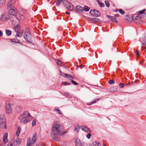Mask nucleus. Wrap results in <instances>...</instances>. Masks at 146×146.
Here are the masks:
<instances>
[{
	"label": "nucleus",
	"instance_id": "1",
	"mask_svg": "<svg viewBox=\"0 0 146 146\" xmlns=\"http://www.w3.org/2000/svg\"><path fill=\"white\" fill-rule=\"evenodd\" d=\"M64 127L61 125L58 122H54L52 125L50 135L52 138L54 140L57 141L60 139L58 134L62 135L65 134L66 132L64 131Z\"/></svg>",
	"mask_w": 146,
	"mask_h": 146
},
{
	"label": "nucleus",
	"instance_id": "2",
	"mask_svg": "<svg viewBox=\"0 0 146 146\" xmlns=\"http://www.w3.org/2000/svg\"><path fill=\"white\" fill-rule=\"evenodd\" d=\"M14 0H11L9 2L8 4V10L9 13L11 15L14 16V19L11 20L13 22H15L16 21L18 22L19 21V19L16 16L18 14V11L17 9L11 4V3Z\"/></svg>",
	"mask_w": 146,
	"mask_h": 146
},
{
	"label": "nucleus",
	"instance_id": "3",
	"mask_svg": "<svg viewBox=\"0 0 146 146\" xmlns=\"http://www.w3.org/2000/svg\"><path fill=\"white\" fill-rule=\"evenodd\" d=\"M24 36L28 42L32 44V39L28 29H26Z\"/></svg>",
	"mask_w": 146,
	"mask_h": 146
},
{
	"label": "nucleus",
	"instance_id": "4",
	"mask_svg": "<svg viewBox=\"0 0 146 146\" xmlns=\"http://www.w3.org/2000/svg\"><path fill=\"white\" fill-rule=\"evenodd\" d=\"M12 108L9 103L6 102L5 103V111L7 113H11L12 112Z\"/></svg>",
	"mask_w": 146,
	"mask_h": 146
},
{
	"label": "nucleus",
	"instance_id": "5",
	"mask_svg": "<svg viewBox=\"0 0 146 146\" xmlns=\"http://www.w3.org/2000/svg\"><path fill=\"white\" fill-rule=\"evenodd\" d=\"M90 14L97 17H99L100 16V12L96 9L91 10L90 11Z\"/></svg>",
	"mask_w": 146,
	"mask_h": 146
},
{
	"label": "nucleus",
	"instance_id": "6",
	"mask_svg": "<svg viewBox=\"0 0 146 146\" xmlns=\"http://www.w3.org/2000/svg\"><path fill=\"white\" fill-rule=\"evenodd\" d=\"M139 40L142 44V46L141 47V49H146V36L145 37V39L143 37H141L139 38Z\"/></svg>",
	"mask_w": 146,
	"mask_h": 146
},
{
	"label": "nucleus",
	"instance_id": "7",
	"mask_svg": "<svg viewBox=\"0 0 146 146\" xmlns=\"http://www.w3.org/2000/svg\"><path fill=\"white\" fill-rule=\"evenodd\" d=\"M30 121L29 118H27L26 116L23 117V118L20 119L21 122L23 124H26L29 121Z\"/></svg>",
	"mask_w": 146,
	"mask_h": 146
},
{
	"label": "nucleus",
	"instance_id": "8",
	"mask_svg": "<svg viewBox=\"0 0 146 146\" xmlns=\"http://www.w3.org/2000/svg\"><path fill=\"white\" fill-rule=\"evenodd\" d=\"M106 16L108 18L110 19L112 22L115 23H118V21L115 17L108 15H107Z\"/></svg>",
	"mask_w": 146,
	"mask_h": 146
},
{
	"label": "nucleus",
	"instance_id": "9",
	"mask_svg": "<svg viewBox=\"0 0 146 146\" xmlns=\"http://www.w3.org/2000/svg\"><path fill=\"white\" fill-rule=\"evenodd\" d=\"M66 2L68 4L67 7L68 9L71 11H73L74 9V7L72 4L70 2L66 1Z\"/></svg>",
	"mask_w": 146,
	"mask_h": 146
},
{
	"label": "nucleus",
	"instance_id": "10",
	"mask_svg": "<svg viewBox=\"0 0 146 146\" xmlns=\"http://www.w3.org/2000/svg\"><path fill=\"white\" fill-rule=\"evenodd\" d=\"M37 137V133H35L33 135L32 140H31V143L33 144H34L36 141Z\"/></svg>",
	"mask_w": 146,
	"mask_h": 146
},
{
	"label": "nucleus",
	"instance_id": "11",
	"mask_svg": "<svg viewBox=\"0 0 146 146\" xmlns=\"http://www.w3.org/2000/svg\"><path fill=\"white\" fill-rule=\"evenodd\" d=\"M75 11L76 12H83L84 11V9L80 5L76 6L75 8Z\"/></svg>",
	"mask_w": 146,
	"mask_h": 146
},
{
	"label": "nucleus",
	"instance_id": "12",
	"mask_svg": "<svg viewBox=\"0 0 146 146\" xmlns=\"http://www.w3.org/2000/svg\"><path fill=\"white\" fill-rule=\"evenodd\" d=\"M22 117L26 116L28 118L31 117V116L30 114L29 113L28 111H25L22 114Z\"/></svg>",
	"mask_w": 146,
	"mask_h": 146
},
{
	"label": "nucleus",
	"instance_id": "13",
	"mask_svg": "<svg viewBox=\"0 0 146 146\" xmlns=\"http://www.w3.org/2000/svg\"><path fill=\"white\" fill-rule=\"evenodd\" d=\"M1 20L2 21H5L8 19L7 16L5 14H2L0 17Z\"/></svg>",
	"mask_w": 146,
	"mask_h": 146
},
{
	"label": "nucleus",
	"instance_id": "14",
	"mask_svg": "<svg viewBox=\"0 0 146 146\" xmlns=\"http://www.w3.org/2000/svg\"><path fill=\"white\" fill-rule=\"evenodd\" d=\"M81 129L83 131H84L85 132H91L90 129L86 126H82Z\"/></svg>",
	"mask_w": 146,
	"mask_h": 146
},
{
	"label": "nucleus",
	"instance_id": "15",
	"mask_svg": "<svg viewBox=\"0 0 146 146\" xmlns=\"http://www.w3.org/2000/svg\"><path fill=\"white\" fill-rule=\"evenodd\" d=\"M11 42H13L16 43H19L21 44H23L20 41V40L17 38H13L10 39Z\"/></svg>",
	"mask_w": 146,
	"mask_h": 146
},
{
	"label": "nucleus",
	"instance_id": "16",
	"mask_svg": "<svg viewBox=\"0 0 146 146\" xmlns=\"http://www.w3.org/2000/svg\"><path fill=\"white\" fill-rule=\"evenodd\" d=\"M8 134L6 133L3 135V142L5 143H6L8 141L7 140Z\"/></svg>",
	"mask_w": 146,
	"mask_h": 146
},
{
	"label": "nucleus",
	"instance_id": "17",
	"mask_svg": "<svg viewBox=\"0 0 146 146\" xmlns=\"http://www.w3.org/2000/svg\"><path fill=\"white\" fill-rule=\"evenodd\" d=\"M99 99H97L93 100L90 102L87 103V104L88 105H90L94 104L95 103H96L98 101Z\"/></svg>",
	"mask_w": 146,
	"mask_h": 146
},
{
	"label": "nucleus",
	"instance_id": "18",
	"mask_svg": "<svg viewBox=\"0 0 146 146\" xmlns=\"http://www.w3.org/2000/svg\"><path fill=\"white\" fill-rule=\"evenodd\" d=\"M76 146H83L81 141L78 139H77L76 141Z\"/></svg>",
	"mask_w": 146,
	"mask_h": 146
},
{
	"label": "nucleus",
	"instance_id": "19",
	"mask_svg": "<svg viewBox=\"0 0 146 146\" xmlns=\"http://www.w3.org/2000/svg\"><path fill=\"white\" fill-rule=\"evenodd\" d=\"M118 87L117 86H115L111 88H110V91L111 92H115L117 89Z\"/></svg>",
	"mask_w": 146,
	"mask_h": 146
},
{
	"label": "nucleus",
	"instance_id": "20",
	"mask_svg": "<svg viewBox=\"0 0 146 146\" xmlns=\"http://www.w3.org/2000/svg\"><path fill=\"white\" fill-rule=\"evenodd\" d=\"M31 138L30 137L28 138L27 140V146H31L32 144L31 142Z\"/></svg>",
	"mask_w": 146,
	"mask_h": 146
},
{
	"label": "nucleus",
	"instance_id": "21",
	"mask_svg": "<svg viewBox=\"0 0 146 146\" xmlns=\"http://www.w3.org/2000/svg\"><path fill=\"white\" fill-rule=\"evenodd\" d=\"M89 20L90 21H92L94 23H96L98 21H99L100 20L98 18H90L89 19Z\"/></svg>",
	"mask_w": 146,
	"mask_h": 146
},
{
	"label": "nucleus",
	"instance_id": "22",
	"mask_svg": "<svg viewBox=\"0 0 146 146\" xmlns=\"http://www.w3.org/2000/svg\"><path fill=\"white\" fill-rule=\"evenodd\" d=\"M92 146H100L98 141H94L92 142Z\"/></svg>",
	"mask_w": 146,
	"mask_h": 146
},
{
	"label": "nucleus",
	"instance_id": "23",
	"mask_svg": "<svg viewBox=\"0 0 146 146\" xmlns=\"http://www.w3.org/2000/svg\"><path fill=\"white\" fill-rule=\"evenodd\" d=\"M1 126H0V128L3 129H6V122H5L4 123H3V122H2L1 123Z\"/></svg>",
	"mask_w": 146,
	"mask_h": 146
},
{
	"label": "nucleus",
	"instance_id": "24",
	"mask_svg": "<svg viewBox=\"0 0 146 146\" xmlns=\"http://www.w3.org/2000/svg\"><path fill=\"white\" fill-rule=\"evenodd\" d=\"M3 120V121H6V117L4 116V115L3 114H0V121L1 120Z\"/></svg>",
	"mask_w": 146,
	"mask_h": 146
},
{
	"label": "nucleus",
	"instance_id": "25",
	"mask_svg": "<svg viewBox=\"0 0 146 146\" xmlns=\"http://www.w3.org/2000/svg\"><path fill=\"white\" fill-rule=\"evenodd\" d=\"M23 34V32L21 31H17V34L15 36L16 37L17 36H22Z\"/></svg>",
	"mask_w": 146,
	"mask_h": 146
},
{
	"label": "nucleus",
	"instance_id": "26",
	"mask_svg": "<svg viewBox=\"0 0 146 146\" xmlns=\"http://www.w3.org/2000/svg\"><path fill=\"white\" fill-rule=\"evenodd\" d=\"M64 77L72 79H74V78L73 76H72L70 74H65Z\"/></svg>",
	"mask_w": 146,
	"mask_h": 146
},
{
	"label": "nucleus",
	"instance_id": "27",
	"mask_svg": "<svg viewBox=\"0 0 146 146\" xmlns=\"http://www.w3.org/2000/svg\"><path fill=\"white\" fill-rule=\"evenodd\" d=\"M12 33V32L11 31L9 30H6V33L8 36H10Z\"/></svg>",
	"mask_w": 146,
	"mask_h": 146
},
{
	"label": "nucleus",
	"instance_id": "28",
	"mask_svg": "<svg viewBox=\"0 0 146 146\" xmlns=\"http://www.w3.org/2000/svg\"><path fill=\"white\" fill-rule=\"evenodd\" d=\"M21 128V127H18L16 131V135L17 136H18L20 133Z\"/></svg>",
	"mask_w": 146,
	"mask_h": 146
},
{
	"label": "nucleus",
	"instance_id": "29",
	"mask_svg": "<svg viewBox=\"0 0 146 146\" xmlns=\"http://www.w3.org/2000/svg\"><path fill=\"white\" fill-rule=\"evenodd\" d=\"M21 139L20 138H19L16 141V142L17 145H19L21 143Z\"/></svg>",
	"mask_w": 146,
	"mask_h": 146
},
{
	"label": "nucleus",
	"instance_id": "30",
	"mask_svg": "<svg viewBox=\"0 0 146 146\" xmlns=\"http://www.w3.org/2000/svg\"><path fill=\"white\" fill-rule=\"evenodd\" d=\"M83 9L86 11H88L90 9L89 7H87V6H84Z\"/></svg>",
	"mask_w": 146,
	"mask_h": 146
},
{
	"label": "nucleus",
	"instance_id": "31",
	"mask_svg": "<svg viewBox=\"0 0 146 146\" xmlns=\"http://www.w3.org/2000/svg\"><path fill=\"white\" fill-rule=\"evenodd\" d=\"M57 1L56 2V5L57 6H59L62 1V0H57Z\"/></svg>",
	"mask_w": 146,
	"mask_h": 146
},
{
	"label": "nucleus",
	"instance_id": "32",
	"mask_svg": "<svg viewBox=\"0 0 146 146\" xmlns=\"http://www.w3.org/2000/svg\"><path fill=\"white\" fill-rule=\"evenodd\" d=\"M105 3L108 7H109L110 6V4L108 1H105Z\"/></svg>",
	"mask_w": 146,
	"mask_h": 146
},
{
	"label": "nucleus",
	"instance_id": "33",
	"mask_svg": "<svg viewBox=\"0 0 146 146\" xmlns=\"http://www.w3.org/2000/svg\"><path fill=\"white\" fill-rule=\"evenodd\" d=\"M55 62L56 63V64L58 65V63H60L61 64H62V62L60 60V59H56L55 60Z\"/></svg>",
	"mask_w": 146,
	"mask_h": 146
},
{
	"label": "nucleus",
	"instance_id": "34",
	"mask_svg": "<svg viewBox=\"0 0 146 146\" xmlns=\"http://www.w3.org/2000/svg\"><path fill=\"white\" fill-rule=\"evenodd\" d=\"M62 84L66 86L69 85L70 84V83L69 82H62Z\"/></svg>",
	"mask_w": 146,
	"mask_h": 146
},
{
	"label": "nucleus",
	"instance_id": "35",
	"mask_svg": "<svg viewBox=\"0 0 146 146\" xmlns=\"http://www.w3.org/2000/svg\"><path fill=\"white\" fill-rule=\"evenodd\" d=\"M115 82V81L113 80H110L109 81L108 83L110 84H114Z\"/></svg>",
	"mask_w": 146,
	"mask_h": 146
},
{
	"label": "nucleus",
	"instance_id": "36",
	"mask_svg": "<svg viewBox=\"0 0 146 146\" xmlns=\"http://www.w3.org/2000/svg\"><path fill=\"white\" fill-rule=\"evenodd\" d=\"M119 13L122 15H123L125 13V11H123L121 9H119Z\"/></svg>",
	"mask_w": 146,
	"mask_h": 146
},
{
	"label": "nucleus",
	"instance_id": "37",
	"mask_svg": "<svg viewBox=\"0 0 146 146\" xmlns=\"http://www.w3.org/2000/svg\"><path fill=\"white\" fill-rule=\"evenodd\" d=\"M125 19L128 21H129L131 20V17H129L128 16H126L125 17Z\"/></svg>",
	"mask_w": 146,
	"mask_h": 146
},
{
	"label": "nucleus",
	"instance_id": "38",
	"mask_svg": "<svg viewBox=\"0 0 146 146\" xmlns=\"http://www.w3.org/2000/svg\"><path fill=\"white\" fill-rule=\"evenodd\" d=\"M141 19V16L140 15H137L136 16L135 18V19L136 20H139Z\"/></svg>",
	"mask_w": 146,
	"mask_h": 146
},
{
	"label": "nucleus",
	"instance_id": "39",
	"mask_svg": "<svg viewBox=\"0 0 146 146\" xmlns=\"http://www.w3.org/2000/svg\"><path fill=\"white\" fill-rule=\"evenodd\" d=\"M71 82L72 84H74L76 85H78V83L74 80H71Z\"/></svg>",
	"mask_w": 146,
	"mask_h": 146
},
{
	"label": "nucleus",
	"instance_id": "40",
	"mask_svg": "<svg viewBox=\"0 0 146 146\" xmlns=\"http://www.w3.org/2000/svg\"><path fill=\"white\" fill-rule=\"evenodd\" d=\"M135 53L137 57H138L139 56V52L138 50H136L135 51Z\"/></svg>",
	"mask_w": 146,
	"mask_h": 146
},
{
	"label": "nucleus",
	"instance_id": "41",
	"mask_svg": "<svg viewBox=\"0 0 146 146\" xmlns=\"http://www.w3.org/2000/svg\"><path fill=\"white\" fill-rule=\"evenodd\" d=\"M63 95L65 96H67L70 95L69 93L68 92H66L63 94Z\"/></svg>",
	"mask_w": 146,
	"mask_h": 146
},
{
	"label": "nucleus",
	"instance_id": "42",
	"mask_svg": "<svg viewBox=\"0 0 146 146\" xmlns=\"http://www.w3.org/2000/svg\"><path fill=\"white\" fill-rule=\"evenodd\" d=\"M124 84L121 83L119 84V86L121 88H123L124 86Z\"/></svg>",
	"mask_w": 146,
	"mask_h": 146
},
{
	"label": "nucleus",
	"instance_id": "43",
	"mask_svg": "<svg viewBox=\"0 0 146 146\" xmlns=\"http://www.w3.org/2000/svg\"><path fill=\"white\" fill-rule=\"evenodd\" d=\"M19 17L20 19L22 20H23L25 18L24 16L23 15L20 14L19 15Z\"/></svg>",
	"mask_w": 146,
	"mask_h": 146
},
{
	"label": "nucleus",
	"instance_id": "44",
	"mask_svg": "<svg viewBox=\"0 0 146 146\" xmlns=\"http://www.w3.org/2000/svg\"><path fill=\"white\" fill-rule=\"evenodd\" d=\"M36 121L35 120H33L32 122V125L33 126H34L36 125Z\"/></svg>",
	"mask_w": 146,
	"mask_h": 146
},
{
	"label": "nucleus",
	"instance_id": "45",
	"mask_svg": "<svg viewBox=\"0 0 146 146\" xmlns=\"http://www.w3.org/2000/svg\"><path fill=\"white\" fill-rule=\"evenodd\" d=\"M0 3L2 4H4L5 3V0H0Z\"/></svg>",
	"mask_w": 146,
	"mask_h": 146
},
{
	"label": "nucleus",
	"instance_id": "46",
	"mask_svg": "<svg viewBox=\"0 0 146 146\" xmlns=\"http://www.w3.org/2000/svg\"><path fill=\"white\" fill-rule=\"evenodd\" d=\"M145 11V9H144L141 11H140L139 12V13L140 14H143L144 13Z\"/></svg>",
	"mask_w": 146,
	"mask_h": 146
},
{
	"label": "nucleus",
	"instance_id": "47",
	"mask_svg": "<svg viewBox=\"0 0 146 146\" xmlns=\"http://www.w3.org/2000/svg\"><path fill=\"white\" fill-rule=\"evenodd\" d=\"M59 109L58 107L55 108L53 110L54 111H55L56 112H58V111Z\"/></svg>",
	"mask_w": 146,
	"mask_h": 146
},
{
	"label": "nucleus",
	"instance_id": "48",
	"mask_svg": "<svg viewBox=\"0 0 146 146\" xmlns=\"http://www.w3.org/2000/svg\"><path fill=\"white\" fill-rule=\"evenodd\" d=\"M91 136V134L90 133H89L87 135L86 137L88 139H89L90 138Z\"/></svg>",
	"mask_w": 146,
	"mask_h": 146
},
{
	"label": "nucleus",
	"instance_id": "49",
	"mask_svg": "<svg viewBox=\"0 0 146 146\" xmlns=\"http://www.w3.org/2000/svg\"><path fill=\"white\" fill-rule=\"evenodd\" d=\"M99 4L101 7H103L105 6L104 4L102 2L99 3Z\"/></svg>",
	"mask_w": 146,
	"mask_h": 146
},
{
	"label": "nucleus",
	"instance_id": "50",
	"mask_svg": "<svg viewBox=\"0 0 146 146\" xmlns=\"http://www.w3.org/2000/svg\"><path fill=\"white\" fill-rule=\"evenodd\" d=\"M60 75L63 77H64L65 74H64V73L62 72L61 70H60Z\"/></svg>",
	"mask_w": 146,
	"mask_h": 146
},
{
	"label": "nucleus",
	"instance_id": "51",
	"mask_svg": "<svg viewBox=\"0 0 146 146\" xmlns=\"http://www.w3.org/2000/svg\"><path fill=\"white\" fill-rule=\"evenodd\" d=\"M7 145V146H13V144L11 142H9Z\"/></svg>",
	"mask_w": 146,
	"mask_h": 146
},
{
	"label": "nucleus",
	"instance_id": "52",
	"mask_svg": "<svg viewBox=\"0 0 146 146\" xmlns=\"http://www.w3.org/2000/svg\"><path fill=\"white\" fill-rule=\"evenodd\" d=\"M16 28L17 29V30H20V26L19 25H17L16 26Z\"/></svg>",
	"mask_w": 146,
	"mask_h": 146
},
{
	"label": "nucleus",
	"instance_id": "53",
	"mask_svg": "<svg viewBox=\"0 0 146 146\" xmlns=\"http://www.w3.org/2000/svg\"><path fill=\"white\" fill-rule=\"evenodd\" d=\"M58 112L60 115H62V111L59 109L58 111Z\"/></svg>",
	"mask_w": 146,
	"mask_h": 146
},
{
	"label": "nucleus",
	"instance_id": "54",
	"mask_svg": "<svg viewBox=\"0 0 146 146\" xmlns=\"http://www.w3.org/2000/svg\"><path fill=\"white\" fill-rule=\"evenodd\" d=\"M74 131H76L78 132H79V130L77 127H75L74 129Z\"/></svg>",
	"mask_w": 146,
	"mask_h": 146
},
{
	"label": "nucleus",
	"instance_id": "55",
	"mask_svg": "<svg viewBox=\"0 0 146 146\" xmlns=\"http://www.w3.org/2000/svg\"><path fill=\"white\" fill-rule=\"evenodd\" d=\"M1 121H0V126H1V123L2 122H3V123H4L5 122H6V121H3V120L2 119V120H1Z\"/></svg>",
	"mask_w": 146,
	"mask_h": 146
},
{
	"label": "nucleus",
	"instance_id": "56",
	"mask_svg": "<svg viewBox=\"0 0 146 146\" xmlns=\"http://www.w3.org/2000/svg\"><path fill=\"white\" fill-rule=\"evenodd\" d=\"M3 35V33L2 31L1 30H0V36H2Z\"/></svg>",
	"mask_w": 146,
	"mask_h": 146
},
{
	"label": "nucleus",
	"instance_id": "57",
	"mask_svg": "<svg viewBox=\"0 0 146 146\" xmlns=\"http://www.w3.org/2000/svg\"><path fill=\"white\" fill-rule=\"evenodd\" d=\"M119 16V15L118 14H115V17H118Z\"/></svg>",
	"mask_w": 146,
	"mask_h": 146
},
{
	"label": "nucleus",
	"instance_id": "58",
	"mask_svg": "<svg viewBox=\"0 0 146 146\" xmlns=\"http://www.w3.org/2000/svg\"><path fill=\"white\" fill-rule=\"evenodd\" d=\"M80 68L81 69H82L83 68V66L82 65V64H81V65H80Z\"/></svg>",
	"mask_w": 146,
	"mask_h": 146
},
{
	"label": "nucleus",
	"instance_id": "59",
	"mask_svg": "<svg viewBox=\"0 0 146 146\" xmlns=\"http://www.w3.org/2000/svg\"><path fill=\"white\" fill-rule=\"evenodd\" d=\"M66 14L67 15H70V13L69 12L67 11L66 12Z\"/></svg>",
	"mask_w": 146,
	"mask_h": 146
},
{
	"label": "nucleus",
	"instance_id": "60",
	"mask_svg": "<svg viewBox=\"0 0 146 146\" xmlns=\"http://www.w3.org/2000/svg\"><path fill=\"white\" fill-rule=\"evenodd\" d=\"M118 9H116L115 10V12H117L118 11Z\"/></svg>",
	"mask_w": 146,
	"mask_h": 146
},
{
	"label": "nucleus",
	"instance_id": "61",
	"mask_svg": "<svg viewBox=\"0 0 146 146\" xmlns=\"http://www.w3.org/2000/svg\"><path fill=\"white\" fill-rule=\"evenodd\" d=\"M130 84V82H129L127 84H125V86H127L129 85Z\"/></svg>",
	"mask_w": 146,
	"mask_h": 146
},
{
	"label": "nucleus",
	"instance_id": "62",
	"mask_svg": "<svg viewBox=\"0 0 146 146\" xmlns=\"http://www.w3.org/2000/svg\"><path fill=\"white\" fill-rule=\"evenodd\" d=\"M80 65H77V68H80Z\"/></svg>",
	"mask_w": 146,
	"mask_h": 146
},
{
	"label": "nucleus",
	"instance_id": "63",
	"mask_svg": "<svg viewBox=\"0 0 146 146\" xmlns=\"http://www.w3.org/2000/svg\"><path fill=\"white\" fill-rule=\"evenodd\" d=\"M19 108L20 109V110H21H21H22V108H21V107H20V108Z\"/></svg>",
	"mask_w": 146,
	"mask_h": 146
},
{
	"label": "nucleus",
	"instance_id": "64",
	"mask_svg": "<svg viewBox=\"0 0 146 146\" xmlns=\"http://www.w3.org/2000/svg\"><path fill=\"white\" fill-rule=\"evenodd\" d=\"M39 146V144H37L36 145V146Z\"/></svg>",
	"mask_w": 146,
	"mask_h": 146
}]
</instances>
